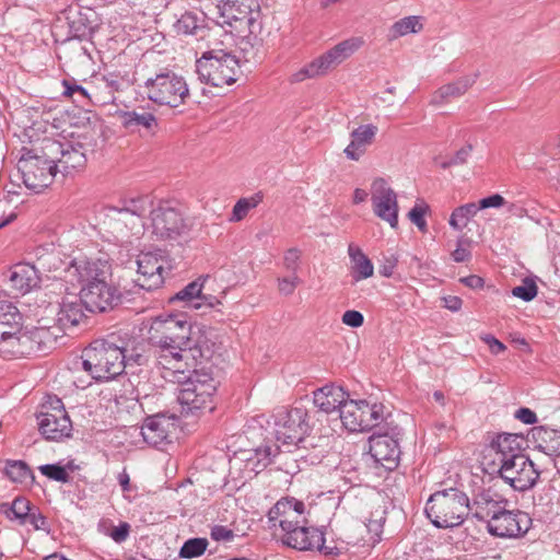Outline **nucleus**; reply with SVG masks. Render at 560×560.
<instances>
[{
    "mask_svg": "<svg viewBox=\"0 0 560 560\" xmlns=\"http://www.w3.org/2000/svg\"><path fill=\"white\" fill-rule=\"evenodd\" d=\"M532 518L522 511H509L506 506L492 520L488 521L487 529L490 535L500 538H516L526 534Z\"/></svg>",
    "mask_w": 560,
    "mask_h": 560,
    "instance_id": "nucleus-19",
    "label": "nucleus"
},
{
    "mask_svg": "<svg viewBox=\"0 0 560 560\" xmlns=\"http://www.w3.org/2000/svg\"><path fill=\"white\" fill-rule=\"evenodd\" d=\"M5 475L13 482L19 483H26L27 480L33 482L35 480L31 468L23 460H9L5 466Z\"/></svg>",
    "mask_w": 560,
    "mask_h": 560,
    "instance_id": "nucleus-45",
    "label": "nucleus"
},
{
    "mask_svg": "<svg viewBox=\"0 0 560 560\" xmlns=\"http://www.w3.org/2000/svg\"><path fill=\"white\" fill-rule=\"evenodd\" d=\"M175 415L156 413L148 416L141 425V435L149 445L156 446L168 440L177 428Z\"/></svg>",
    "mask_w": 560,
    "mask_h": 560,
    "instance_id": "nucleus-23",
    "label": "nucleus"
},
{
    "mask_svg": "<svg viewBox=\"0 0 560 560\" xmlns=\"http://www.w3.org/2000/svg\"><path fill=\"white\" fill-rule=\"evenodd\" d=\"M308 412L294 407L280 411L276 417V438L287 445H298L310 433Z\"/></svg>",
    "mask_w": 560,
    "mask_h": 560,
    "instance_id": "nucleus-13",
    "label": "nucleus"
},
{
    "mask_svg": "<svg viewBox=\"0 0 560 560\" xmlns=\"http://www.w3.org/2000/svg\"><path fill=\"white\" fill-rule=\"evenodd\" d=\"M508 501L491 489H485L474 495L470 512L474 517L488 523L506 506Z\"/></svg>",
    "mask_w": 560,
    "mask_h": 560,
    "instance_id": "nucleus-27",
    "label": "nucleus"
},
{
    "mask_svg": "<svg viewBox=\"0 0 560 560\" xmlns=\"http://www.w3.org/2000/svg\"><path fill=\"white\" fill-rule=\"evenodd\" d=\"M138 278L136 284L143 290L152 291L163 284L164 260L155 253H141L137 256Z\"/></svg>",
    "mask_w": 560,
    "mask_h": 560,
    "instance_id": "nucleus-22",
    "label": "nucleus"
},
{
    "mask_svg": "<svg viewBox=\"0 0 560 560\" xmlns=\"http://www.w3.org/2000/svg\"><path fill=\"white\" fill-rule=\"evenodd\" d=\"M305 504L303 501L293 497H284L277 501V503L268 511L267 517L270 526H279L282 530L296 526L303 523L305 517Z\"/></svg>",
    "mask_w": 560,
    "mask_h": 560,
    "instance_id": "nucleus-21",
    "label": "nucleus"
},
{
    "mask_svg": "<svg viewBox=\"0 0 560 560\" xmlns=\"http://www.w3.org/2000/svg\"><path fill=\"white\" fill-rule=\"evenodd\" d=\"M478 211L479 208L475 202H469L457 207L452 212L448 223L454 230L462 231L465 226H467L470 219L474 218Z\"/></svg>",
    "mask_w": 560,
    "mask_h": 560,
    "instance_id": "nucleus-43",
    "label": "nucleus"
},
{
    "mask_svg": "<svg viewBox=\"0 0 560 560\" xmlns=\"http://www.w3.org/2000/svg\"><path fill=\"white\" fill-rule=\"evenodd\" d=\"M482 340L489 346V349H490L491 353H493V354H500L503 351H505V349H506L505 345L503 342H501L500 340H498L492 335H486L482 338Z\"/></svg>",
    "mask_w": 560,
    "mask_h": 560,
    "instance_id": "nucleus-64",
    "label": "nucleus"
},
{
    "mask_svg": "<svg viewBox=\"0 0 560 560\" xmlns=\"http://www.w3.org/2000/svg\"><path fill=\"white\" fill-rule=\"evenodd\" d=\"M237 535L225 525H213L210 529V537L219 542H231Z\"/></svg>",
    "mask_w": 560,
    "mask_h": 560,
    "instance_id": "nucleus-52",
    "label": "nucleus"
},
{
    "mask_svg": "<svg viewBox=\"0 0 560 560\" xmlns=\"http://www.w3.org/2000/svg\"><path fill=\"white\" fill-rule=\"evenodd\" d=\"M363 44L362 38L351 37L331 47L329 50L313 59L293 74L295 82L313 79L328 73V71L352 56Z\"/></svg>",
    "mask_w": 560,
    "mask_h": 560,
    "instance_id": "nucleus-7",
    "label": "nucleus"
},
{
    "mask_svg": "<svg viewBox=\"0 0 560 560\" xmlns=\"http://www.w3.org/2000/svg\"><path fill=\"white\" fill-rule=\"evenodd\" d=\"M152 235L158 241H175L191 230V223L171 201H159L150 211Z\"/></svg>",
    "mask_w": 560,
    "mask_h": 560,
    "instance_id": "nucleus-6",
    "label": "nucleus"
},
{
    "mask_svg": "<svg viewBox=\"0 0 560 560\" xmlns=\"http://www.w3.org/2000/svg\"><path fill=\"white\" fill-rule=\"evenodd\" d=\"M472 144L468 143L465 147L460 148L456 153L448 160L443 161L440 166L443 170L450 168L452 166L463 165L467 162L470 153L472 152Z\"/></svg>",
    "mask_w": 560,
    "mask_h": 560,
    "instance_id": "nucleus-50",
    "label": "nucleus"
},
{
    "mask_svg": "<svg viewBox=\"0 0 560 560\" xmlns=\"http://www.w3.org/2000/svg\"><path fill=\"white\" fill-rule=\"evenodd\" d=\"M80 294L85 308L92 313L112 311L122 302V293L112 279L80 289Z\"/></svg>",
    "mask_w": 560,
    "mask_h": 560,
    "instance_id": "nucleus-16",
    "label": "nucleus"
},
{
    "mask_svg": "<svg viewBox=\"0 0 560 560\" xmlns=\"http://www.w3.org/2000/svg\"><path fill=\"white\" fill-rule=\"evenodd\" d=\"M538 287L530 278H525L521 285L512 289V294L525 302H529L537 296Z\"/></svg>",
    "mask_w": 560,
    "mask_h": 560,
    "instance_id": "nucleus-48",
    "label": "nucleus"
},
{
    "mask_svg": "<svg viewBox=\"0 0 560 560\" xmlns=\"http://www.w3.org/2000/svg\"><path fill=\"white\" fill-rule=\"evenodd\" d=\"M300 258L301 252L298 248L293 247L288 249L283 257V264L287 270L291 271L293 275H296L300 265Z\"/></svg>",
    "mask_w": 560,
    "mask_h": 560,
    "instance_id": "nucleus-55",
    "label": "nucleus"
},
{
    "mask_svg": "<svg viewBox=\"0 0 560 560\" xmlns=\"http://www.w3.org/2000/svg\"><path fill=\"white\" fill-rule=\"evenodd\" d=\"M196 72L201 82L215 88L237 81L240 63L235 56L222 49L209 50L196 61Z\"/></svg>",
    "mask_w": 560,
    "mask_h": 560,
    "instance_id": "nucleus-4",
    "label": "nucleus"
},
{
    "mask_svg": "<svg viewBox=\"0 0 560 560\" xmlns=\"http://www.w3.org/2000/svg\"><path fill=\"white\" fill-rule=\"evenodd\" d=\"M208 278L209 276L199 277L191 281L182 290H179L175 295H173L170 299V302H182L184 307L200 310V303L198 301L201 299L203 283Z\"/></svg>",
    "mask_w": 560,
    "mask_h": 560,
    "instance_id": "nucleus-37",
    "label": "nucleus"
},
{
    "mask_svg": "<svg viewBox=\"0 0 560 560\" xmlns=\"http://www.w3.org/2000/svg\"><path fill=\"white\" fill-rule=\"evenodd\" d=\"M144 88L147 96L152 103L172 108L186 104L190 97L186 80L171 70L149 78Z\"/></svg>",
    "mask_w": 560,
    "mask_h": 560,
    "instance_id": "nucleus-5",
    "label": "nucleus"
},
{
    "mask_svg": "<svg viewBox=\"0 0 560 560\" xmlns=\"http://www.w3.org/2000/svg\"><path fill=\"white\" fill-rule=\"evenodd\" d=\"M124 355L125 365H144L151 357L152 345L141 335L120 331L116 335Z\"/></svg>",
    "mask_w": 560,
    "mask_h": 560,
    "instance_id": "nucleus-24",
    "label": "nucleus"
},
{
    "mask_svg": "<svg viewBox=\"0 0 560 560\" xmlns=\"http://www.w3.org/2000/svg\"><path fill=\"white\" fill-rule=\"evenodd\" d=\"M154 208L153 200L150 196H139L122 201V207L119 208L120 212H128L139 218L144 217L145 213Z\"/></svg>",
    "mask_w": 560,
    "mask_h": 560,
    "instance_id": "nucleus-46",
    "label": "nucleus"
},
{
    "mask_svg": "<svg viewBox=\"0 0 560 560\" xmlns=\"http://www.w3.org/2000/svg\"><path fill=\"white\" fill-rule=\"evenodd\" d=\"M282 532L283 535L281 537V541L283 545L293 549H317L324 555H332L336 549L335 547L325 546L324 532L316 527L307 526V521L299 523L296 526H292L291 528Z\"/></svg>",
    "mask_w": 560,
    "mask_h": 560,
    "instance_id": "nucleus-15",
    "label": "nucleus"
},
{
    "mask_svg": "<svg viewBox=\"0 0 560 560\" xmlns=\"http://www.w3.org/2000/svg\"><path fill=\"white\" fill-rule=\"evenodd\" d=\"M361 400L346 398L339 409L342 425L350 432H362Z\"/></svg>",
    "mask_w": 560,
    "mask_h": 560,
    "instance_id": "nucleus-39",
    "label": "nucleus"
},
{
    "mask_svg": "<svg viewBox=\"0 0 560 560\" xmlns=\"http://www.w3.org/2000/svg\"><path fill=\"white\" fill-rule=\"evenodd\" d=\"M28 339L32 345L33 355H44L52 350L59 338H62L61 327L40 325L27 329Z\"/></svg>",
    "mask_w": 560,
    "mask_h": 560,
    "instance_id": "nucleus-30",
    "label": "nucleus"
},
{
    "mask_svg": "<svg viewBox=\"0 0 560 560\" xmlns=\"http://www.w3.org/2000/svg\"><path fill=\"white\" fill-rule=\"evenodd\" d=\"M178 35L194 36L201 39L208 32L205 15L194 11L184 12L174 24Z\"/></svg>",
    "mask_w": 560,
    "mask_h": 560,
    "instance_id": "nucleus-34",
    "label": "nucleus"
},
{
    "mask_svg": "<svg viewBox=\"0 0 560 560\" xmlns=\"http://www.w3.org/2000/svg\"><path fill=\"white\" fill-rule=\"evenodd\" d=\"M424 511L435 527L453 528L462 525L470 513V501L465 492L448 488L431 494Z\"/></svg>",
    "mask_w": 560,
    "mask_h": 560,
    "instance_id": "nucleus-3",
    "label": "nucleus"
},
{
    "mask_svg": "<svg viewBox=\"0 0 560 560\" xmlns=\"http://www.w3.org/2000/svg\"><path fill=\"white\" fill-rule=\"evenodd\" d=\"M349 398V394L341 386L325 385L313 394L314 405L323 412L339 411L341 405Z\"/></svg>",
    "mask_w": 560,
    "mask_h": 560,
    "instance_id": "nucleus-31",
    "label": "nucleus"
},
{
    "mask_svg": "<svg viewBox=\"0 0 560 560\" xmlns=\"http://www.w3.org/2000/svg\"><path fill=\"white\" fill-rule=\"evenodd\" d=\"M378 132L377 126L373 124L360 125L350 132V143L343 150L346 158L350 161H359L368 151Z\"/></svg>",
    "mask_w": 560,
    "mask_h": 560,
    "instance_id": "nucleus-29",
    "label": "nucleus"
},
{
    "mask_svg": "<svg viewBox=\"0 0 560 560\" xmlns=\"http://www.w3.org/2000/svg\"><path fill=\"white\" fill-rule=\"evenodd\" d=\"M371 201L376 217L389 223L393 229L398 226L397 194L389 187L386 179L377 177L371 185Z\"/></svg>",
    "mask_w": 560,
    "mask_h": 560,
    "instance_id": "nucleus-18",
    "label": "nucleus"
},
{
    "mask_svg": "<svg viewBox=\"0 0 560 560\" xmlns=\"http://www.w3.org/2000/svg\"><path fill=\"white\" fill-rule=\"evenodd\" d=\"M429 210V206H419L416 205L408 213L409 219L412 223H415L420 231H425L427 222L424 220V214Z\"/></svg>",
    "mask_w": 560,
    "mask_h": 560,
    "instance_id": "nucleus-53",
    "label": "nucleus"
},
{
    "mask_svg": "<svg viewBox=\"0 0 560 560\" xmlns=\"http://www.w3.org/2000/svg\"><path fill=\"white\" fill-rule=\"evenodd\" d=\"M209 542L207 538L196 537L186 540L179 550V557L183 559H194L200 557L207 550Z\"/></svg>",
    "mask_w": 560,
    "mask_h": 560,
    "instance_id": "nucleus-47",
    "label": "nucleus"
},
{
    "mask_svg": "<svg viewBox=\"0 0 560 560\" xmlns=\"http://www.w3.org/2000/svg\"><path fill=\"white\" fill-rule=\"evenodd\" d=\"M156 108L150 104L137 106L132 110L121 112L119 117L127 129L144 130L154 135L159 130V119L155 115Z\"/></svg>",
    "mask_w": 560,
    "mask_h": 560,
    "instance_id": "nucleus-28",
    "label": "nucleus"
},
{
    "mask_svg": "<svg viewBox=\"0 0 560 560\" xmlns=\"http://www.w3.org/2000/svg\"><path fill=\"white\" fill-rule=\"evenodd\" d=\"M33 506L25 497H16L12 503L0 504V512L10 521H18L20 525H25Z\"/></svg>",
    "mask_w": 560,
    "mask_h": 560,
    "instance_id": "nucleus-41",
    "label": "nucleus"
},
{
    "mask_svg": "<svg viewBox=\"0 0 560 560\" xmlns=\"http://www.w3.org/2000/svg\"><path fill=\"white\" fill-rule=\"evenodd\" d=\"M132 82L117 72L96 77L90 85L91 102L97 106L114 104L116 93L128 89Z\"/></svg>",
    "mask_w": 560,
    "mask_h": 560,
    "instance_id": "nucleus-20",
    "label": "nucleus"
},
{
    "mask_svg": "<svg viewBox=\"0 0 560 560\" xmlns=\"http://www.w3.org/2000/svg\"><path fill=\"white\" fill-rule=\"evenodd\" d=\"M219 10L222 23L237 33H244L252 19L262 20L258 0H224Z\"/></svg>",
    "mask_w": 560,
    "mask_h": 560,
    "instance_id": "nucleus-14",
    "label": "nucleus"
},
{
    "mask_svg": "<svg viewBox=\"0 0 560 560\" xmlns=\"http://www.w3.org/2000/svg\"><path fill=\"white\" fill-rule=\"evenodd\" d=\"M474 83L475 79L466 77L445 84L434 93L432 102L434 104H442L448 102L451 98L459 97L464 95Z\"/></svg>",
    "mask_w": 560,
    "mask_h": 560,
    "instance_id": "nucleus-40",
    "label": "nucleus"
},
{
    "mask_svg": "<svg viewBox=\"0 0 560 560\" xmlns=\"http://www.w3.org/2000/svg\"><path fill=\"white\" fill-rule=\"evenodd\" d=\"M113 277L112 264L107 258L81 257L72 259L65 269V278L81 289L93 287Z\"/></svg>",
    "mask_w": 560,
    "mask_h": 560,
    "instance_id": "nucleus-9",
    "label": "nucleus"
},
{
    "mask_svg": "<svg viewBox=\"0 0 560 560\" xmlns=\"http://www.w3.org/2000/svg\"><path fill=\"white\" fill-rule=\"evenodd\" d=\"M9 280L13 289L25 294L37 287L39 277L33 265L21 262L12 267Z\"/></svg>",
    "mask_w": 560,
    "mask_h": 560,
    "instance_id": "nucleus-33",
    "label": "nucleus"
},
{
    "mask_svg": "<svg viewBox=\"0 0 560 560\" xmlns=\"http://www.w3.org/2000/svg\"><path fill=\"white\" fill-rule=\"evenodd\" d=\"M348 254L352 262L351 277L355 282L373 276V264L361 248L350 244L348 247Z\"/></svg>",
    "mask_w": 560,
    "mask_h": 560,
    "instance_id": "nucleus-38",
    "label": "nucleus"
},
{
    "mask_svg": "<svg viewBox=\"0 0 560 560\" xmlns=\"http://www.w3.org/2000/svg\"><path fill=\"white\" fill-rule=\"evenodd\" d=\"M342 323L351 328H359L364 323V316L355 310L346 311L341 318Z\"/></svg>",
    "mask_w": 560,
    "mask_h": 560,
    "instance_id": "nucleus-56",
    "label": "nucleus"
},
{
    "mask_svg": "<svg viewBox=\"0 0 560 560\" xmlns=\"http://www.w3.org/2000/svg\"><path fill=\"white\" fill-rule=\"evenodd\" d=\"M397 262L398 259L395 255L385 256L382 265L380 266V273L383 277L389 278L393 275L394 269L397 266Z\"/></svg>",
    "mask_w": 560,
    "mask_h": 560,
    "instance_id": "nucleus-62",
    "label": "nucleus"
},
{
    "mask_svg": "<svg viewBox=\"0 0 560 560\" xmlns=\"http://www.w3.org/2000/svg\"><path fill=\"white\" fill-rule=\"evenodd\" d=\"M535 448L553 456L560 455V431L547 427H536L532 430Z\"/></svg>",
    "mask_w": 560,
    "mask_h": 560,
    "instance_id": "nucleus-36",
    "label": "nucleus"
},
{
    "mask_svg": "<svg viewBox=\"0 0 560 560\" xmlns=\"http://www.w3.org/2000/svg\"><path fill=\"white\" fill-rule=\"evenodd\" d=\"M423 28L420 18L410 15L400 19L395 22L390 28L388 37L389 39H397L398 37L405 36L410 33H419Z\"/></svg>",
    "mask_w": 560,
    "mask_h": 560,
    "instance_id": "nucleus-42",
    "label": "nucleus"
},
{
    "mask_svg": "<svg viewBox=\"0 0 560 560\" xmlns=\"http://www.w3.org/2000/svg\"><path fill=\"white\" fill-rule=\"evenodd\" d=\"M27 336V329L12 331V328H9L8 334L3 336L0 341L2 345L0 351L7 352L13 357L33 355L32 345Z\"/></svg>",
    "mask_w": 560,
    "mask_h": 560,
    "instance_id": "nucleus-35",
    "label": "nucleus"
},
{
    "mask_svg": "<svg viewBox=\"0 0 560 560\" xmlns=\"http://www.w3.org/2000/svg\"><path fill=\"white\" fill-rule=\"evenodd\" d=\"M279 447L275 445H261L256 448V456L258 458V463H262V466L266 467L272 462V457L278 454Z\"/></svg>",
    "mask_w": 560,
    "mask_h": 560,
    "instance_id": "nucleus-54",
    "label": "nucleus"
},
{
    "mask_svg": "<svg viewBox=\"0 0 560 560\" xmlns=\"http://www.w3.org/2000/svg\"><path fill=\"white\" fill-rule=\"evenodd\" d=\"M264 199L262 191H257L250 197H244L236 201L233 207L232 214L230 218L231 222H240L242 221L247 213L256 208Z\"/></svg>",
    "mask_w": 560,
    "mask_h": 560,
    "instance_id": "nucleus-44",
    "label": "nucleus"
},
{
    "mask_svg": "<svg viewBox=\"0 0 560 560\" xmlns=\"http://www.w3.org/2000/svg\"><path fill=\"white\" fill-rule=\"evenodd\" d=\"M369 417L371 418L370 430L380 427L381 422L385 419L384 406L382 404H372Z\"/></svg>",
    "mask_w": 560,
    "mask_h": 560,
    "instance_id": "nucleus-61",
    "label": "nucleus"
},
{
    "mask_svg": "<svg viewBox=\"0 0 560 560\" xmlns=\"http://www.w3.org/2000/svg\"><path fill=\"white\" fill-rule=\"evenodd\" d=\"M527 446V440L522 434L499 433L490 443L488 452L493 456L495 464H503L511 456H523Z\"/></svg>",
    "mask_w": 560,
    "mask_h": 560,
    "instance_id": "nucleus-25",
    "label": "nucleus"
},
{
    "mask_svg": "<svg viewBox=\"0 0 560 560\" xmlns=\"http://www.w3.org/2000/svg\"><path fill=\"white\" fill-rule=\"evenodd\" d=\"M131 533V525L127 522H120L118 526H112L104 532L105 535L110 537L116 544L125 542Z\"/></svg>",
    "mask_w": 560,
    "mask_h": 560,
    "instance_id": "nucleus-51",
    "label": "nucleus"
},
{
    "mask_svg": "<svg viewBox=\"0 0 560 560\" xmlns=\"http://www.w3.org/2000/svg\"><path fill=\"white\" fill-rule=\"evenodd\" d=\"M493 471H497L514 490L521 492L532 489L540 475V471L527 455L511 456L503 464H495L493 462Z\"/></svg>",
    "mask_w": 560,
    "mask_h": 560,
    "instance_id": "nucleus-12",
    "label": "nucleus"
},
{
    "mask_svg": "<svg viewBox=\"0 0 560 560\" xmlns=\"http://www.w3.org/2000/svg\"><path fill=\"white\" fill-rule=\"evenodd\" d=\"M505 203V199L499 195L493 194L491 196H488L486 198H482L477 203L479 210L487 209V208H499Z\"/></svg>",
    "mask_w": 560,
    "mask_h": 560,
    "instance_id": "nucleus-60",
    "label": "nucleus"
},
{
    "mask_svg": "<svg viewBox=\"0 0 560 560\" xmlns=\"http://www.w3.org/2000/svg\"><path fill=\"white\" fill-rule=\"evenodd\" d=\"M515 418L525 424H534L537 422L536 413L526 407H522L515 411Z\"/></svg>",
    "mask_w": 560,
    "mask_h": 560,
    "instance_id": "nucleus-63",
    "label": "nucleus"
},
{
    "mask_svg": "<svg viewBox=\"0 0 560 560\" xmlns=\"http://www.w3.org/2000/svg\"><path fill=\"white\" fill-rule=\"evenodd\" d=\"M240 39L237 46L244 57L249 61H257L264 51V25L262 20H253L249 25L245 26L244 33H238Z\"/></svg>",
    "mask_w": 560,
    "mask_h": 560,
    "instance_id": "nucleus-26",
    "label": "nucleus"
},
{
    "mask_svg": "<svg viewBox=\"0 0 560 560\" xmlns=\"http://www.w3.org/2000/svg\"><path fill=\"white\" fill-rule=\"evenodd\" d=\"M62 84L65 86L63 95L72 96L74 93H79L84 98H88L91 101L90 88H84L82 85L77 84L74 81L71 82L69 80H63Z\"/></svg>",
    "mask_w": 560,
    "mask_h": 560,
    "instance_id": "nucleus-57",
    "label": "nucleus"
},
{
    "mask_svg": "<svg viewBox=\"0 0 560 560\" xmlns=\"http://www.w3.org/2000/svg\"><path fill=\"white\" fill-rule=\"evenodd\" d=\"M37 420L39 432L46 440L59 441L71 434V420L61 399L57 397L42 405Z\"/></svg>",
    "mask_w": 560,
    "mask_h": 560,
    "instance_id": "nucleus-11",
    "label": "nucleus"
},
{
    "mask_svg": "<svg viewBox=\"0 0 560 560\" xmlns=\"http://www.w3.org/2000/svg\"><path fill=\"white\" fill-rule=\"evenodd\" d=\"M97 382L109 381L120 375L126 365L119 338L112 334L106 339H97L83 351L81 359L73 362Z\"/></svg>",
    "mask_w": 560,
    "mask_h": 560,
    "instance_id": "nucleus-2",
    "label": "nucleus"
},
{
    "mask_svg": "<svg viewBox=\"0 0 560 560\" xmlns=\"http://www.w3.org/2000/svg\"><path fill=\"white\" fill-rule=\"evenodd\" d=\"M44 150L45 155L55 160L57 167L60 166L65 173L83 167L86 163V148L81 141L48 140Z\"/></svg>",
    "mask_w": 560,
    "mask_h": 560,
    "instance_id": "nucleus-17",
    "label": "nucleus"
},
{
    "mask_svg": "<svg viewBox=\"0 0 560 560\" xmlns=\"http://www.w3.org/2000/svg\"><path fill=\"white\" fill-rule=\"evenodd\" d=\"M83 305L84 303L81 295L79 298L73 296V300H69L68 298L62 299V302L59 304L56 324V327H61L62 336L66 329L79 325L84 318Z\"/></svg>",
    "mask_w": 560,
    "mask_h": 560,
    "instance_id": "nucleus-32",
    "label": "nucleus"
},
{
    "mask_svg": "<svg viewBox=\"0 0 560 560\" xmlns=\"http://www.w3.org/2000/svg\"><path fill=\"white\" fill-rule=\"evenodd\" d=\"M18 167L22 174L24 185L35 192H40L47 188L57 173L55 160L47 158L45 154L44 156L32 154L31 151L20 159Z\"/></svg>",
    "mask_w": 560,
    "mask_h": 560,
    "instance_id": "nucleus-10",
    "label": "nucleus"
},
{
    "mask_svg": "<svg viewBox=\"0 0 560 560\" xmlns=\"http://www.w3.org/2000/svg\"><path fill=\"white\" fill-rule=\"evenodd\" d=\"M300 283V279L296 275H293L290 278H282L278 280L279 291L284 295H291L296 285Z\"/></svg>",
    "mask_w": 560,
    "mask_h": 560,
    "instance_id": "nucleus-59",
    "label": "nucleus"
},
{
    "mask_svg": "<svg viewBox=\"0 0 560 560\" xmlns=\"http://www.w3.org/2000/svg\"><path fill=\"white\" fill-rule=\"evenodd\" d=\"M401 436V428L385 423L369 439V453L376 464L388 471L395 470L399 465Z\"/></svg>",
    "mask_w": 560,
    "mask_h": 560,
    "instance_id": "nucleus-8",
    "label": "nucleus"
},
{
    "mask_svg": "<svg viewBox=\"0 0 560 560\" xmlns=\"http://www.w3.org/2000/svg\"><path fill=\"white\" fill-rule=\"evenodd\" d=\"M27 524H31L35 530L46 529L47 521L37 506H33L27 517Z\"/></svg>",
    "mask_w": 560,
    "mask_h": 560,
    "instance_id": "nucleus-58",
    "label": "nucleus"
},
{
    "mask_svg": "<svg viewBox=\"0 0 560 560\" xmlns=\"http://www.w3.org/2000/svg\"><path fill=\"white\" fill-rule=\"evenodd\" d=\"M148 338L158 366L179 373L194 369L177 395L183 412L211 411L217 382L211 374L196 366L212 358L214 343L205 336L194 338L192 326L183 315L156 317L149 327Z\"/></svg>",
    "mask_w": 560,
    "mask_h": 560,
    "instance_id": "nucleus-1",
    "label": "nucleus"
},
{
    "mask_svg": "<svg viewBox=\"0 0 560 560\" xmlns=\"http://www.w3.org/2000/svg\"><path fill=\"white\" fill-rule=\"evenodd\" d=\"M38 469L45 477L54 481L66 483L70 480V475L60 464H46L39 466Z\"/></svg>",
    "mask_w": 560,
    "mask_h": 560,
    "instance_id": "nucleus-49",
    "label": "nucleus"
}]
</instances>
